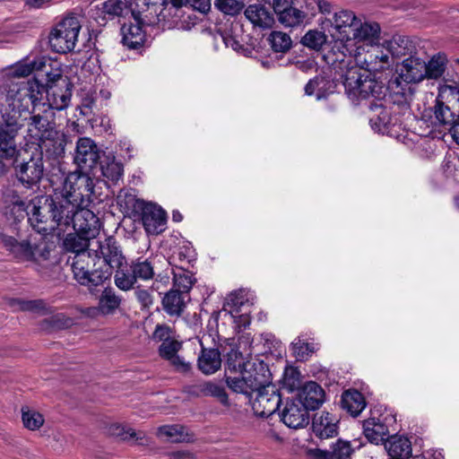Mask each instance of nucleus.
I'll use <instances>...</instances> for the list:
<instances>
[{
    "instance_id": "e433bc0d",
    "label": "nucleus",
    "mask_w": 459,
    "mask_h": 459,
    "mask_svg": "<svg viewBox=\"0 0 459 459\" xmlns=\"http://www.w3.org/2000/svg\"><path fill=\"white\" fill-rule=\"evenodd\" d=\"M122 302L120 296L112 288H105L99 298V308L102 316L114 315Z\"/></svg>"
},
{
    "instance_id": "69168bd1",
    "label": "nucleus",
    "mask_w": 459,
    "mask_h": 459,
    "mask_svg": "<svg viewBox=\"0 0 459 459\" xmlns=\"http://www.w3.org/2000/svg\"><path fill=\"white\" fill-rule=\"evenodd\" d=\"M168 361H169V364L174 368L176 371L180 373H187L192 368L191 364L189 362L185 361L178 354L173 358L169 359Z\"/></svg>"
},
{
    "instance_id": "4468645a",
    "label": "nucleus",
    "mask_w": 459,
    "mask_h": 459,
    "mask_svg": "<svg viewBox=\"0 0 459 459\" xmlns=\"http://www.w3.org/2000/svg\"><path fill=\"white\" fill-rule=\"evenodd\" d=\"M256 393L253 403V410L255 414L262 418H267L279 410L281 397L279 390L271 382Z\"/></svg>"
},
{
    "instance_id": "39448f33",
    "label": "nucleus",
    "mask_w": 459,
    "mask_h": 459,
    "mask_svg": "<svg viewBox=\"0 0 459 459\" xmlns=\"http://www.w3.org/2000/svg\"><path fill=\"white\" fill-rule=\"evenodd\" d=\"M362 67H354L348 70L342 82L345 91L349 95L358 99H368L373 97L376 101H380L385 98V86L376 80L371 73V61L364 59Z\"/></svg>"
},
{
    "instance_id": "09e8293b",
    "label": "nucleus",
    "mask_w": 459,
    "mask_h": 459,
    "mask_svg": "<svg viewBox=\"0 0 459 459\" xmlns=\"http://www.w3.org/2000/svg\"><path fill=\"white\" fill-rule=\"evenodd\" d=\"M51 64L47 63L46 61L39 59L37 61H33L30 63L26 64H21L17 65L13 70V74L15 77H27L29 76L33 71H43L46 72L48 68H50Z\"/></svg>"
},
{
    "instance_id": "bf43d9fd",
    "label": "nucleus",
    "mask_w": 459,
    "mask_h": 459,
    "mask_svg": "<svg viewBox=\"0 0 459 459\" xmlns=\"http://www.w3.org/2000/svg\"><path fill=\"white\" fill-rule=\"evenodd\" d=\"M134 296L137 301L141 304L143 308H150L154 302L153 296L152 295V290H156L155 282L152 283L150 289H144L141 286L134 288Z\"/></svg>"
},
{
    "instance_id": "864d4df0",
    "label": "nucleus",
    "mask_w": 459,
    "mask_h": 459,
    "mask_svg": "<svg viewBox=\"0 0 459 459\" xmlns=\"http://www.w3.org/2000/svg\"><path fill=\"white\" fill-rule=\"evenodd\" d=\"M22 419L25 428L30 430L39 429L44 423L43 415L36 411L30 410L28 407L22 409Z\"/></svg>"
},
{
    "instance_id": "2eb2a0df",
    "label": "nucleus",
    "mask_w": 459,
    "mask_h": 459,
    "mask_svg": "<svg viewBox=\"0 0 459 459\" xmlns=\"http://www.w3.org/2000/svg\"><path fill=\"white\" fill-rule=\"evenodd\" d=\"M94 238L81 234L79 232L69 233L64 240V246L65 249L69 252L74 253L72 261V270L74 273V278L75 281L82 286V279L79 278L77 275L76 264L78 256L83 253L85 255H92L91 247H94L95 241Z\"/></svg>"
},
{
    "instance_id": "f8f14e48",
    "label": "nucleus",
    "mask_w": 459,
    "mask_h": 459,
    "mask_svg": "<svg viewBox=\"0 0 459 459\" xmlns=\"http://www.w3.org/2000/svg\"><path fill=\"white\" fill-rule=\"evenodd\" d=\"M103 152L92 139L80 137L76 142L74 163L82 171L96 173L98 163Z\"/></svg>"
},
{
    "instance_id": "a878e982",
    "label": "nucleus",
    "mask_w": 459,
    "mask_h": 459,
    "mask_svg": "<svg viewBox=\"0 0 459 459\" xmlns=\"http://www.w3.org/2000/svg\"><path fill=\"white\" fill-rule=\"evenodd\" d=\"M337 419L329 412L323 411L316 414L312 420L313 433L320 439H326L337 436Z\"/></svg>"
},
{
    "instance_id": "338daca9",
    "label": "nucleus",
    "mask_w": 459,
    "mask_h": 459,
    "mask_svg": "<svg viewBox=\"0 0 459 459\" xmlns=\"http://www.w3.org/2000/svg\"><path fill=\"white\" fill-rule=\"evenodd\" d=\"M309 459H335L332 451L310 448L307 451Z\"/></svg>"
},
{
    "instance_id": "bb28decb",
    "label": "nucleus",
    "mask_w": 459,
    "mask_h": 459,
    "mask_svg": "<svg viewBox=\"0 0 459 459\" xmlns=\"http://www.w3.org/2000/svg\"><path fill=\"white\" fill-rule=\"evenodd\" d=\"M123 171V164L117 161L113 154H106L103 152L98 163L95 178L103 177L104 178L116 183L122 178Z\"/></svg>"
},
{
    "instance_id": "9d476101",
    "label": "nucleus",
    "mask_w": 459,
    "mask_h": 459,
    "mask_svg": "<svg viewBox=\"0 0 459 459\" xmlns=\"http://www.w3.org/2000/svg\"><path fill=\"white\" fill-rule=\"evenodd\" d=\"M128 203L132 204L133 211L141 217L145 230L150 234H159L163 230L167 221L166 212L158 205L136 199L130 195Z\"/></svg>"
},
{
    "instance_id": "6e6d98bb",
    "label": "nucleus",
    "mask_w": 459,
    "mask_h": 459,
    "mask_svg": "<svg viewBox=\"0 0 459 459\" xmlns=\"http://www.w3.org/2000/svg\"><path fill=\"white\" fill-rule=\"evenodd\" d=\"M326 42V35L319 30H308L301 39V43L312 49H319Z\"/></svg>"
},
{
    "instance_id": "393cba45",
    "label": "nucleus",
    "mask_w": 459,
    "mask_h": 459,
    "mask_svg": "<svg viewBox=\"0 0 459 459\" xmlns=\"http://www.w3.org/2000/svg\"><path fill=\"white\" fill-rule=\"evenodd\" d=\"M4 247L18 260L35 261V250L28 240L18 241L12 236L0 234Z\"/></svg>"
},
{
    "instance_id": "ea45409f",
    "label": "nucleus",
    "mask_w": 459,
    "mask_h": 459,
    "mask_svg": "<svg viewBox=\"0 0 459 459\" xmlns=\"http://www.w3.org/2000/svg\"><path fill=\"white\" fill-rule=\"evenodd\" d=\"M447 64L446 56L444 53L434 55L430 60L426 63V78L437 80L443 76Z\"/></svg>"
},
{
    "instance_id": "e2e57ef3",
    "label": "nucleus",
    "mask_w": 459,
    "mask_h": 459,
    "mask_svg": "<svg viewBox=\"0 0 459 459\" xmlns=\"http://www.w3.org/2000/svg\"><path fill=\"white\" fill-rule=\"evenodd\" d=\"M152 337L157 342H166L174 339L172 329L166 325H158Z\"/></svg>"
},
{
    "instance_id": "052dcab7",
    "label": "nucleus",
    "mask_w": 459,
    "mask_h": 459,
    "mask_svg": "<svg viewBox=\"0 0 459 459\" xmlns=\"http://www.w3.org/2000/svg\"><path fill=\"white\" fill-rule=\"evenodd\" d=\"M181 347L182 343L174 338L171 341L162 342L160 345L159 354L162 359L169 360L178 354Z\"/></svg>"
},
{
    "instance_id": "423d86ee",
    "label": "nucleus",
    "mask_w": 459,
    "mask_h": 459,
    "mask_svg": "<svg viewBox=\"0 0 459 459\" xmlns=\"http://www.w3.org/2000/svg\"><path fill=\"white\" fill-rule=\"evenodd\" d=\"M12 166L17 180L26 188L37 186L44 175L43 151L22 150L13 160Z\"/></svg>"
},
{
    "instance_id": "c756f323",
    "label": "nucleus",
    "mask_w": 459,
    "mask_h": 459,
    "mask_svg": "<svg viewBox=\"0 0 459 459\" xmlns=\"http://www.w3.org/2000/svg\"><path fill=\"white\" fill-rule=\"evenodd\" d=\"M245 16L255 26L271 28L274 23L273 14L262 4H250L245 10Z\"/></svg>"
},
{
    "instance_id": "f03ea898",
    "label": "nucleus",
    "mask_w": 459,
    "mask_h": 459,
    "mask_svg": "<svg viewBox=\"0 0 459 459\" xmlns=\"http://www.w3.org/2000/svg\"><path fill=\"white\" fill-rule=\"evenodd\" d=\"M43 95V87L38 81H28L21 84L7 80L0 87V100L4 99L6 105L1 109L0 126L4 130L18 134L19 130L28 120L27 115L36 111L38 102Z\"/></svg>"
},
{
    "instance_id": "5701e85b",
    "label": "nucleus",
    "mask_w": 459,
    "mask_h": 459,
    "mask_svg": "<svg viewBox=\"0 0 459 459\" xmlns=\"http://www.w3.org/2000/svg\"><path fill=\"white\" fill-rule=\"evenodd\" d=\"M16 134L13 131L4 130L0 126V176L8 171L5 160H12L22 150L17 148Z\"/></svg>"
},
{
    "instance_id": "473e14b6",
    "label": "nucleus",
    "mask_w": 459,
    "mask_h": 459,
    "mask_svg": "<svg viewBox=\"0 0 459 459\" xmlns=\"http://www.w3.org/2000/svg\"><path fill=\"white\" fill-rule=\"evenodd\" d=\"M340 403L341 407L353 417H357L367 405L364 395L356 389L344 391Z\"/></svg>"
},
{
    "instance_id": "49530a36",
    "label": "nucleus",
    "mask_w": 459,
    "mask_h": 459,
    "mask_svg": "<svg viewBox=\"0 0 459 459\" xmlns=\"http://www.w3.org/2000/svg\"><path fill=\"white\" fill-rule=\"evenodd\" d=\"M109 431L113 436L119 437L124 441L135 440L140 441L138 444L143 445L142 440L144 439L145 434L143 431H135L131 428H126L119 424H113L109 428Z\"/></svg>"
},
{
    "instance_id": "a211bd4d",
    "label": "nucleus",
    "mask_w": 459,
    "mask_h": 459,
    "mask_svg": "<svg viewBox=\"0 0 459 459\" xmlns=\"http://www.w3.org/2000/svg\"><path fill=\"white\" fill-rule=\"evenodd\" d=\"M159 4L152 0H134L131 4L130 12L134 22L143 26H152L159 22Z\"/></svg>"
},
{
    "instance_id": "6e6552de",
    "label": "nucleus",
    "mask_w": 459,
    "mask_h": 459,
    "mask_svg": "<svg viewBox=\"0 0 459 459\" xmlns=\"http://www.w3.org/2000/svg\"><path fill=\"white\" fill-rule=\"evenodd\" d=\"M95 178L96 173L76 169L66 175L59 193L82 207H87L92 202Z\"/></svg>"
},
{
    "instance_id": "37998d69",
    "label": "nucleus",
    "mask_w": 459,
    "mask_h": 459,
    "mask_svg": "<svg viewBox=\"0 0 459 459\" xmlns=\"http://www.w3.org/2000/svg\"><path fill=\"white\" fill-rule=\"evenodd\" d=\"M54 136L45 138L47 141L43 142V148L48 157L58 159L65 154L66 141L64 135L56 138ZM39 150H42V147Z\"/></svg>"
},
{
    "instance_id": "5fc2aeb1",
    "label": "nucleus",
    "mask_w": 459,
    "mask_h": 459,
    "mask_svg": "<svg viewBox=\"0 0 459 459\" xmlns=\"http://www.w3.org/2000/svg\"><path fill=\"white\" fill-rule=\"evenodd\" d=\"M216 8L227 15L238 14L245 6L244 0H215Z\"/></svg>"
},
{
    "instance_id": "b1692460",
    "label": "nucleus",
    "mask_w": 459,
    "mask_h": 459,
    "mask_svg": "<svg viewBox=\"0 0 459 459\" xmlns=\"http://www.w3.org/2000/svg\"><path fill=\"white\" fill-rule=\"evenodd\" d=\"M325 391L316 382H307L298 394L296 398L300 401L307 411L317 410L325 402Z\"/></svg>"
},
{
    "instance_id": "7c9ffc66",
    "label": "nucleus",
    "mask_w": 459,
    "mask_h": 459,
    "mask_svg": "<svg viewBox=\"0 0 459 459\" xmlns=\"http://www.w3.org/2000/svg\"><path fill=\"white\" fill-rule=\"evenodd\" d=\"M198 368L205 375L215 373L221 366V353L216 348L203 347L197 359Z\"/></svg>"
},
{
    "instance_id": "774afa93",
    "label": "nucleus",
    "mask_w": 459,
    "mask_h": 459,
    "mask_svg": "<svg viewBox=\"0 0 459 459\" xmlns=\"http://www.w3.org/2000/svg\"><path fill=\"white\" fill-rule=\"evenodd\" d=\"M299 373L291 369L290 374L288 372L284 375V385L290 389L294 390L299 386Z\"/></svg>"
},
{
    "instance_id": "1a4fd4ad",
    "label": "nucleus",
    "mask_w": 459,
    "mask_h": 459,
    "mask_svg": "<svg viewBox=\"0 0 459 459\" xmlns=\"http://www.w3.org/2000/svg\"><path fill=\"white\" fill-rule=\"evenodd\" d=\"M82 25L78 17L69 14L50 31L48 42L53 51L65 54L74 49Z\"/></svg>"
},
{
    "instance_id": "2f4dec72",
    "label": "nucleus",
    "mask_w": 459,
    "mask_h": 459,
    "mask_svg": "<svg viewBox=\"0 0 459 459\" xmlns=\"http://www.w3.org/2000/svg\"><path fill=\"white\" fill-rule=\"evenodd\" d=\"M186 297L179 290L171 289L161 300L164 311L170 316H180L186 308Z\"/></svg>"
},
{
    "instance_id": "c9c22d12",
    "label": "nucleus",
    "mask_w": 459,
    "mask_h": 459,
    "mask_svg": "<svg viewBox=\"0 0 459 459\" xmlns=\"http://www.w3.org/2000/svg\"><path fill=\"white\" fill-rule=\"evenodd\" d=\"M436 118V124L443 126L451 133L454 126L459 122V114L455 115L451 111L450 108L443 101L437 100L433 108Z\"/></svg>"
},
{
    "instance_id": "3c124183",
    "label": "nucleus",
    "mask_w": 459,
    "mask_h": 459,
    "mask_svg": "<svg viewBox=\"0 0 459 459\" xmlns=\"http://www.w3.org/2000/svg\"><path fill=\"white\" fill-rule=\"evenodd\" d=\"M267 40L274 52L285 53L291 47L290 37L281 31H272Z\"/></svg>"
},
{
    "instance_id": "f3484780",
    "label": "nucleus",
    "mask_w": 459,
    "mask_h": 459,
    "mask_svg": "<svg viewBox=\"0 0 459 459\" xmlns=\"http://www.w3.org/2000/svg\"><path fill=\"white\" fill-rule=\"evenodd\" d=\"M281 419L287 427L294 429L305 428L309 423L308 411L296 398L286 403Z\"/></svg>"
},
{
    "instance_id": "a18cd8bd",
    "label": "nucleus",
    "mask_w": 459,
    "mask_h": 459,
    "mask_svg": "<svg viewBox=\"0 0 459 459\" xmlns=\"http://www.w3.org/2000/svg\"><path fill=\"white\" fill-rule=\"evenodd\" d=\"M307 14L297 7L291 6L277 15L278 21L285 27H295L303 22Z\"/></svg>"
},
{
    "instance_id": "412c9836",
    "label": "nucleus",
    "mask_w": 459,
    "mask_h": 459,
    "mask_svg": "<svg viewBox=\"0 0 459 459\" xmlns=\"http://www.w3.org/2000/svg\"><path fill=\"white\" fill-rule=\"evenodd\" d=\"M75 232L95 238L99 233V218L85 207L79 208L71 223Z\"/></svg>"
},
{
    "instance_id": "aec40b11",
    "label": "nucleus",
    "mask_w": 459,
    "mask_h": 459,
    "mask_svg": "<svg viewBox=\"0 0 459 459\" xmlns=\"http://www.w3.org/2000/svg\"><path fill=\"white\" fill-rule=\"evenodd\" d=\"M359 24V20L351 11L342 10L335 13L332 26L334 30L333 38L337 40L350 41L355 26Z\"/></svg>"
},
{
    "instance_id": "4d7b16f0",
    "label": "nucleus",
    "mask_w": 459,
    "mask_h": 459,
    "mask_svg": "<svg viewBox=\"0 0 459 459\" xmlns=\"http://www.w3.org/2000/svg\"><path fill=\"white\" fill-rule=\"evenodd\" d=\"M204 396L215 397L224 405L229 403L225 388L212 381H204Z\"/></svg>"
},
{
    "instance_id": "4be33fe9",
    "label": "nucleus",
    "mask_w": 459,
    "mask_h": 459,
    "mask_svg": "<svg viewBox=\"0 0 459 459\" xmlns=\"http://www.w3.org/2000/svg\"><path fill=\"white\" fill-rule=\"evenodd\" d=\"M39 84L40 85V83ZM41 86L43 87V92H47L48 101L47 108L49 110H63L68 107L72 96V84L68 80H63L60 85H50L49 89H45V86L42 84Z\"/></svg>"
},
{
    "instance_id": "58836bf2",
    "label": "nucleus",
    "mask_w": 459,
    "mask_h": 459,
    "mask_svg": "<svg viewBox=\"0 0 459 459\" xmlns=\"http://www.w3.org/2000/svg\"><path fill=\"white\" fill-rule=\"evenodd\" d=\"M159 437H166L168 440L173 443L191 442L192 437L185 432V428L181 425H164L158 429Z\"/></svg>"
},
{
    "instance_id": "79ce46f5",
    "label": "nucleus",
    "mask_w": 459,
    "mask_h": 459,
    "mask_svg": "<svg viewBox=\"0 0 459 459\" xmlns=\"http://www.w3.org/2000/svg\"><path fill=\"white\" fill-rule=\"evenodd\" d=\"M195 279L190 271L183 268H178L173 272V286L174 290H179V291L187 296V293L192 289Z\"/></svg>"
},
{
    "instance_id": "dca6fc26",
    "label": "nucleus",
    "mask_w": 459,
    "mask_h": 459,
    "mask_svg": "<svg viewBox=\"0 0 459 459\" xmlns=\"http://www.w3.org/2000/svg\"><path fill=\"white\" fill-rule=\"evenodd\" d=\"M413 94L414 89L411 82L404 81L399 74L392 77L385 87V97L387 96L388 100L404 108H410Z\"/></svg>"
},
{
    "instance_id": "0eeeda50",
    "label": "nucleus",
    "mask_w": 459,
    "mask_h": 459,
    "mask_svg": "<svg viewBox=\"0 0 459 459\" xmlns=\"http://www.w3.org/2000/svg\"><path fill=\"white\" fill-rule=\"evenodd\" d=\"M240 377L226 376V384L235 393H239L251 398L254 392H257L270 380V371L267 366L260 361L250 363L239 372Z\"/></svg>"
},
{
    "instance_id": "9b49d317",
    "label": "nucleus",
    "mask_w": 459,
    "mask_h": 459,
    "mask_svg": "<svg viewBox=\"0 0 459 459\" xmlns=\"http://www.w3.org/2000/svg\"><path fill=\"white\" fill-rule=\"evenodd\" d=\"M321 57L327 65V69L330 70V73L334 71V74L338 75L342 82L348 70L357 67L352 65L354 60L343 40L336 39L330 49L321 54Z\"/></svg>"
},
{
    "instance_id": "ddd939ff",
    "label": "nucleus",
    "mask_w": 459,
    "mask_h": 459,
    "mask_svg": "<svg viewBox=\"0 0 459 459\" xmlns=\"http://www.w3.org/2000/svg\"><path fill=\"white\" fill-rule=\"evenodd\" d=\"M30 115H27L29 122V131L34 133L35 136L39 139L49 138L56 135L57 132L55 130V123L49 119L48 115L51 113L46 103L42 102V99L38 102V107L34 113L30 108Z\"/></svg>"
},
{
    "instance_id": "8fccbe9b",
    "label": "nucleus",
    "mask_w": 459,
    "mask_h": 459,
    "mask_svg": "<svg viewBox=\"0 0 459 459\" xmlns=\"http://www.w3.org/2000/svg\"><path fill=\"white\" fill-rule=\"evenodd\" d=\"M10 306L15 310L30 311L35 313H45L46 304L42 299L23 300L13 299L10 301Z\"/></svg>"
},
{
    "instance_id": "603ef678",
    "label": "nucleus",
    "mask_w": 459,
    "mask_h": 459,
    "mask_svg": "<svg viewBox=\"0 0 459 459\" xmlns=\"http://www.w3.org/2000/svg\"><path fill=\"white\" fill-rule=\"evenodd\" d=\"M100 10L102 13L114 18L115 16L126 14L130 11V7L128 8L126 3L123 0H107L101 3Z\"/></svg>"
},
{
    "instance_id": "c85d7f7f",
    "label": "nucleus",
    "mask_w": 459,
    "mask_h": 459,
    "mask_svg": "<svg viewBox=\"0 0 459 459\" xmlns=\"http://www.w3.org/2000/svg\"><path fill=\"white\" fill-rule=\"evenodd\" d=\"M143 25L139 22H129L121 27L122 43L129 49H138L145 41Z\"/></svg>"
},
{
    "instance_id": "f257e3e1",
    "label": "nucleus",
    "mask_w": 459,
    "mask_h": 459,
    "mask_svg": "<svg viewBox=\"0 0 459 459\" xmlns=\"http://www.w3.org/2000/svg\"><path fill=\"white\" fill-rule=\"evenodd\" d=\"M92 255L85 253L78 256L76 264L77 275L82 279V286L91 292L108 280L113 270H124L127 264L122 247L113 237L104 240H96L91 247Z\"/></svg>"
},
{
    "instance_id": "de8ad7c7",
    "label": "nucleus",
    "mask_w": 459,
    "mask_h": 459,
    "mask_svg": "<svg viewBox=\"0 0 459 459\" xmlns=\"http://www.w3.org/2000/svg\"><path fill=\"white\" fill-rule=\"evenodd\" d=\"M250 365L249 361H245L241 352L236 350H231L227 354V359L225 362V372L226 376L229 373H239L244 368Z\"/></svg>"
},
{
    "instance_id": "a19ab883",
    "label": "nucleus",
    "mask_w": 459,
    "mask_h": 459,
    "mask_svg": "<svg viewBox=\"0 0 459 459\" xmlns=\"http://www.w3.org/2000/svg\"><path fill=\"white\" fill-rule=\"evenodd\" d=\"M379 32L380 27L377 23H361L359 21V24L355 26L354 31H352L351 39L373 42L378 38Z\"/></svg>"
},
{
    "instance_id": "20e7f679",
    "label": "nucleus",
    "mask_w": 459,
    "mask_h": 459,
    "mask_svg": "<svg viewBox=\"0 0 459 459\" xmlns=\"http://www.w3.org/2000/svg\"><path fill=\"white\" fill-rule=\"evenodd\" d=\"M169 264L166 257L162 255L138 257L132 260L128 267L125 265L124 270L115 272V284L119 290L126 291L134 289L138 280L143 281L166 280L168 281L169 277L167 274L162 275L161 269L168 267Z\"/></svg>"
},
{
    "instance_id": "680f3d73",
    "label": "nucleus",
    "mask_w": 459,
    "mask_h": 459,
    "mask_svg": "<svg viewBox=\"0 0 459 459\" xmlns=\"http://www.w3.org/2000/svg\"><path fill=\"white\" fill-rule=\"evenodd\" d=\"M55 329H65L73 325V319L63 314H56L46 320Z\"/></svg>"
},
{
    "instance_id": "13d9d810",
    "label": "nucleus",
    "mask_w": 459,
    "mask_h": 459,
    "mask_svg": "<svg viewBox=\"0 0 459 459\" xmlns=\"http://www.w3.org/2000/svg\"><path fill=\"white\" fill-rule=\"evenodd\" d=\"M332 452L335 459H351L355 448L351 445L350 441L341 438L332 446Z\"/></svg>"
},
{
    "instance_id": "72a5a7b5",
    "label": "nucleus",
    "mask_w": 459,
    "mask_h": 459,
    "mask_svg": "<svg viewBox=\"0 0 459 459\" xmlns=\"http://www.w3.org/2000/svg\"><path fill=\"white\" fill-rule=\"evenodd\" d=\"M363 433L367 439L375 444L387 440L388 427L378 418H369L363 422Z\"/></svg>"
},
{
    "instance_id": "c03bdc74",
    "label": "nucleus",
    "mask_w": 459,
    "mask_h": 459,
    "mask_svg": "<svg viewBox=\"0 0 459 459\" xmlns=\"http://www.w3.org/2000/svg\"><path fill=\"white\" fill-rule=\"evenodd\" d=\"M388 50L396 57L405 56L412 50L411 41L406 36L394 35L388 43Z\"/></svg>"
},
{
    "instance_id": "6ab92c4d",
    "label": "nucleus",
    "mask_w": 459,
    "mask_h": 459,
    "mask_svg": "<svg viewBox=\"0 0 459 459\" xmlns=\"http://www.w3.org/2000/svg\"><path fill=\"white\" fill-rule=\"evenodd\" d=\"M338 75H333L328 74L326 71H323L322 74L310 79L305 86V93L308 96H312L316 93V99H325L330 93L334 91L336 87V81L341 80Z\"/></svg>"
},
{
    "instance_id": "7ed1b4c3",
    "label": "nucleus",
    "mask_w": 459,
    "mask_h": 459,
    "mask_svg": "<svg viewBox=\"0 0 459 459\" xmlns=\"http://www.w3.org/2000/svg\"><path fill=\"white\" fill-rule=\"evenodd\" d=\"M82 207L56 190L53 195H42L33 201L30 221L39 232L47 233L57 228H65V230Z\"/></svg>"
},
{
    "instance_id": "f704fd0d",
    "label": "nucleus",
    "mask_w": 459,
    "mask_h": 459,
    "mask_svg": "<svg viewBox=\"0 0 459 459\" xmlns=\"http://www.w3.org/2000/svg\"><path fill=\"white\" fill-rule=\"evenodd\" d=\"M385 446L393 459H408L411 455V444L406 437H392Z\"/></svg>"
},
{
    "instance_id": "4c0bfd02",
    "label": "nucleus",
    "mask_w": 459,
    "mask_h": 459,
    "mask_svg": "<svg viewBox=\"0 0 459 459\" xmlns=\"http://www.w3.org/2000/svg\"><path fill=\"white\" fill-rule=\"evenodd\" d=\"M370 111L377 112L372 117H369V124L373 130L381 132L387 125L390 124L389 113L385 110L380 101H370L368 105Z\"/></svg>"
},
{
    "instance_id": "cd10ccee",
    "label": "nucleus",
    "mask_w": 459,
    "mask_h": 459,
    "mask_svg": "<svg viewBox=\"0 0 459 459\" xmlns=\"http://www.w3.org/2000/svg\"><path fill=\"white\" fill-rule=\"evenodd\" d=\"M399 75L411 83L420 82L426 79V62L419 57L410 56L403 60Z\"/></svg>"
},
{
    "instance_id": "0e129e2a",
    "label": "nucleus",
    "mask_w": 459,
    "mask_h": 459,
    "mask_svg": "<svg viewBox=\"0 0 459 459\" xmlns=\"http://www.w3.org/2000/svg\"><path fill=\"white\" fill-rule=\"evenodd\" d=\"M45 74L47 77L46 89H49L50 85H60L63 80H68L67 78H63L58 69L53 71L51 67L46 70Z\"/></svg>"
}]
</instances>
